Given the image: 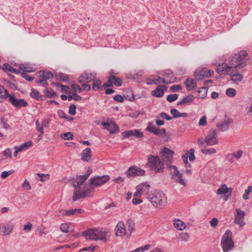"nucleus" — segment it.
Returning <instances> with one entry per match:
<instances>
[{
    "instance_id": "1",
    "label": "nucleus",
    "mask_w": 252,
    "mask_h": 252,
    "mask_svg": "<svg viewBox=\"0 0 252 252\" xmlns=\"http://www.w3.org/2000/svg\"><path fill=\"white\" fill-rule=\"evenodd\" d=\"M92 173V170L89 168L85 175L79 176L76 178L73 183V186L74 187V191L72 197L73 201L75 202L80 198H84L86 197L90 196V194L94 192V188L91 187L89 184H84L83 189H82V186L84 183Z\"/></svg>"
},
{
    "instance_id": "2",
    "label": "nucleus",
    "mask_w": 252,
    "mask_h": 252,
    "mask_svg": "<svg viewBox=\"0 0 252 252\" xmlns=\"http://www.w3.org/2000/svg\"><path fill=\"white\" fill-rule=\"evenodd\" d=\"M174 154V151L166 147H164L162 149L159 153L161 157V160L163 161L164 164L165 163L171 169L172 178L174 179L177 183L186 187L187 183L183 179L182 174L179 172L177 167L175 165L170 166L173 161Z\"/></svg>"
},
{
    "instance_id": "3",
    "label": "nucleus",
    "mask_w": 252,
    "mask_h": 252,
    "mask_svg": "<svg viewBox=\"0 0 252 252\" xmlns=\"http://www.w3.org/2000/svg\"><path fill=\"white\" fill-rule=\"evenodd\" d=\"M248 57V55L246 51H241L230 58L228 63L233 65L234 68H243L250 63Z\"/></svg>"
},
{
    "instance_id": "4",
    "label": "nucleus",
    "mask_w": 252,
    "mask_h": 252,
    "mask_svg": "<svg viewBox=\"0 0 252 252\" xmlns=\"http://www.w3.org/2000/svg\"><path fill=\"white\" fill-rule=\"evenodd\" d=\"M148 200L156 207L160 208L164 206L166 202L165 193L161 191H155L147 196Z\"/></svg>"
},
{
    "instance_id": "5",
    "label": "nucleus",
    "mask_w": 252,
    "mask_h": 252,
    "mask_svg": "<svg viewBox=\"0 0 252 252\" xmlns=\"http://www.w3.org/2000/svg\"><path fill=\"white\" fill-rule=\"evenodd\" d=\"M146 165L155 173L163 172L164 168V164L158 156L149 155Z\"/></svg>"
},
{
    "instance_id": "6",
    "label": "nucleus",
    "mask_w": 252,
    "mask_h": 252,
    "mask_svg": "<svg viewBox=\"0 0 252 252\" xmlns=\"http://www.w3.org/2000/svg\"><path fill=\"white\" fill-rule=\"evenodd\" d=\"M220 245L223 252H229L233 250L234 243L232 240V233L229 229H227L222 236Z\"/></svg>"
},
{
    "instance_id": "7",
    "label": "nucleus",
    "mask_w": 252,
    "mask_h": 252,
    "mask_svg": "<svg viewBox=\"0 0 252 252\" xmlns=\"http://www.w3.org/2000/svg\"><path fill=\"white\" fill-rule=\"evenodd\" d=\"M5 97L3 99L8 98V101L14 107L19 108L23 107H27L28 105V102L24 99H18L15 97L14 94H9L8 91Z\"/></svg>"
},
{
    "instance_id": "8",
    "label": "nucleus",
    "mask_w": 252,
    "mask_h": 252,
    "mask_svg": "<svg viewBox=\"0 0 252 252\" xmlns=\"http://www.w3.org/2000/svg\"><path fill=\"white\" fill-rule=\"evenodd\" d=\"M110 179V177L108 175L96 176L91 178L90 180V185L91 187H97L105 184Z\"/></svg>"
},
{
    "instance_id": "9",
    "label": "nucleus",
    "mask_w": 252,
    "mask_h": 252,
    "mask_svg": "<svg viewBox=\"0 0 252 252\" xmlns=\"http://www.w3.org/2000/svg\"><path fill=\"white\" fill-rule=\"evenodd\" d=\"M125 174L128 178L135 177L136 176H144L145 174V171L135 166H131L125 172Z\"/></svg>"
},
{
    "instance_id": "10",
    "label": "nucleus",
    "mask_w": 252,
    "mask_h": 252,
    "mask_svg": "<svg viewBox=\"0 0 252 252\" xmlns=\"http://www.w3.org/2000/svg\"><path fill=\"white\" fill-rule=\"evenodd\" d=\"M39 79L36 81V83L41 84L43 85L47 86L48 85L47 80L53 77V73L50 71H40L37 72Z\"/></svg>"
},
{
    "instance_id": "11",
    "label": "nucleus",
    "mask_w": 252,
    "mask_h": 252,
    "mask_svg": "<svg viewBox=\"0 0 252 252\" xmlns=\"http://www.w3.org/2000/svg\"><path fill=\"white\" fill-rule=\"evenodd\" d=\"M205 142L207 146H213L218 144L216 130L212 129L209 131L205 138Z\"/></svg>"
},
{
    "instance_id": "12",
    "label": "nucleus",
    "mask_w": 252,
    "mask_h": 252,
    "mask_svg": "<svg viewBox=\"0 0 252 252\" xmlns=\"http://www.w3.org/2000/svg\"><path fill=\"white\" fill-rule=\"evenodd\" d=\"M146 130L159 137H162L166 134L165 128H162L160 129L157 127L152 122H149Z\"/></svg>"
},
{
    "instance_id": "13",
    "label": "nucleus",
    "mask_w": 252,
    "mask_h": 252,
    "mask_svg": "<svg viewBox=\"0 0 252 252\" xmlns=\"http://www.w3.org/2000/svg\"><path fill=\"white\" fill-rule=\"evenodd\" d=\"M236 212L237 214L235 216L234 221L235 223L238 224L240 227H242L245 224L244 221L245 213L240 209H237Z\"/></svg>"
},
{
    "instance_id": "14",
    "label": "nucleus",
    "mask_w": 252,
    "mask_h": 252,
    "mask_svg": "<svg viewBox=\"0 0 252 252\" xmlns=\"http://www.w3.org/2000/svg\"><path fill=\"white\" fill-rule=\"evenodd\" d=\"M13 225L11 223L0 224V235L6 236L10 234L13 230Z\"/></svg>"
},
{
    "instance_id": "15",
    "label": "nucleus",
    "mask_w": 252,
    "mask_h": 252,
    "mask_svg": "<svg viewBox=\"0 0 252 252\" xmlns=\"http://www.w3.org/2000/svg\"><path fill=\"white\" fill-rule=\"evenodd\" d=\"M96 77V73L88 72L87 71L84 72L79 78V82L83 83L87 82L88 83L91 82L94 80Z\"/></svg>"
},
{
    "instance_id": "16",
    "label": "nucleus",
    "mask_w": 252,
    "mask_h": 252,
    "mask_svg": "<svg viewBox=\"0 0 252 252\" xmlns=\"http://www.w3.org/2000/svg\"><path fill=\"white\" fill-rule=\"evenodd\" d=\"M115 235L116 236H122L124 235H126L127 236V232L125 227V225L122 221L118 222L115 227Z\"/></svg>"
},
{
    "instance_id": "17",
    "label": "nucleus",
    "mask_w": 252,
    "mask_h": 252,
    "mask_svg": "<svg viewBox=\"0 0 252 252\" xmlns=\"http://www.w3.org/2000/svg\"><path fill=\"white\" fill-rule=\"evenodd\" d=\"M219 67L217 68L216 71L219 74H222L223 72H226L227 74H229L232 70L234 68V66L233 65L230 64L229 63H224L221 65L220 64H218Z\"/></svg>"
},
{
    "instance_id": "18",
    "label": "nucleus",
    "mask_w": 252,
    "mask_h": 252,
    "mask_svg": "<svg viewBox=\"0 0 252 252\" xmlns=\"http://www.w3.org/2000/svg\"><path fill=\"white\" fill-rule=\"evenodd\" d=\"M83 212L84 210L81 209H71L68 211L61 210L56 211V214L58 216H71L74 215L76 213H82Z\"/></svg>"
},
{
    "instance_id": "19",
    "label": "nucleus",
    "mask_w": 252,
    "mask_h": 252,
    "mask_svg": "<svg viewBox=\"0 0 252 252\" xmlns=\"http://www.w3.org/2000/svg\"><path fill=\"white\" fill-rule=\"evenodd\" d=\"M124 138H128L131 136H134L136 138H140L143 136V133L140 132L138 129H134L130 130H126L122 133Z\"/></svg>"
},
{
    "instance_id": "20",
    "label": "nucleus",
    "mask_w": 252,
    "mask_h": 252,
    "mask_svg": "<svg viewBox=\"0 0 252 252\" xmlns=\"http://www.w3.org/2000/svg\"><path fill=\"white\" fill-rule=\"evenodd\" d=\"M237 68H233L229 75L231 76V80L236 84H238L242 80L243 75L238 72Z\"/></svg>"
},
{
    "instance_id": "21",
    "label": "nucleus",
    "mask_w": 252,
    "mask_h": 252,
    "mask_svg": "<svg viewBox=\"0 0 252 252\" xmlns=\"http://www.w3.org/2000/svg\"><path fill=\"white\" fill-rule=\"evenodd\" d=\"M102 125L103 126L105 129H107L111 133H114L119 129V127L115 123L110 124L108 122H103L102 123Z\"/></svg>"
},
{
    "instance_id": "22",
    "label": "nucleus",
    "mask_w": 252,
    "mask_h": 252,
    "mask_svg": "<svg viewBox=\"0 0 252 252\" xmlns=\"http://www.w3.org/2000/svg\"><path fill=\"white\" fill-rule=\"evenodd\" d=\"M96 228L90 229L82 232V235L87 239L94 240L96 241Z\"/></svg>"
},
{
    "instance_id": "23",
    "label": "nucleus",
    "mask_w": 252,
    "mask_h": 252,
    "mask_svg": "<svg viewBox=\"0 0 252 252\" xmlns=\"http://www.w3.org/2000/svg\"><path fill=\"white\" fill-rule=\"evenodd\" d=\"M166 89L167 87L165 85H158L156 90L152 91V94L157 97H162L164 94V91Z\"/></svg>"
},
{
    "instance_id": "24",
    "label": "nucleus",
    "mask_w": 252,
    "mask_h": 252,
    "mask_svg": "<svg viewBox=\"0 0 252 252\" xmlns=\"http://www.w3.org/2000/svg\"><path fill=\"white\" fill-rule=\"evenodd\" d=\"M206 73V67L197 69L194 73V76L197 80H202L207 76Z\"/></svg>"
},
{
    "instance_id": "25",
    "label": "nucleus",
    "mask_w": 252,
    "mask_h": 252,
    "mask_svg": "<svg viewBox=\"0 0 252 252\" xmlns=\"http://www.w3.org/2000/svg\"><path fill=\"white\" fill-rule=\"evenodd\" d=\"M108 232L102 228H96V240H102L106 242L107 240L106 236Z\"/></svg>"
},
{
    "instance_id": "26",
    "label": "nucleus",
    "mask_w": 252,
    "mask_h": 252,
    "mask_svg": "<svg viewBox=\"0 0 252 252\" xmlns=\"http://www.w3.org/2000/svg\"><path fill=\"white\" fill-rule=\"evenodd\" d=\"M92 158L91 149L90 148H87L84 149L81 153V159L82 160L89 162L91 160Z\"/></svg>"
},
{
    "instance_id": "27",
    "label": "nucleus",
    "mask_w": 252,
    "mask_h": 252,
    "mask_svg": "<svg viewBox=\"0 0 252 252\" xmlns=\"http://www.w3.org/2000/svg\"><path fill=\"white\" fill-rule=\"evenodd\" d=\"M232 191V188H228L226 185H221L217 191L218 194H226L229 193V196H230Z\"/></svg>"
},
{
    "instance_id": "28",
    "label": "nucleus",
    "mask_w": 252,
    "mask_h": 252,
    "mask_svg": "<svg viewBox=\"0 0 252 252\" xmlns=\"http://www.w3.org/2000/svg\"><path fill=\"white\" fill-rule=\"evenodd\" d=\"M175 78L173 73H166L162 78V83L164 84H170L174 82Z\"/></svg>"
},
{
    "instance_id": "29",
    "label": "nucleus",
    "mask_w": 252,
    "mask_h": 252,
    "mask_svg": "<svg viewBox=\"0 0 252 252\" xmlns=\"http://www.w3.org/2000/svg\"><path fill=\"white\" fill-rule=\"evenodd\" d=\"M135 224L134 221L131 220H128L126 222L125 227L127 232V236L129 237L131 236L132 231L134 230Z\"/></svg>"
},
{
    "instance_id": "30",
    "label": "nucleus",
    "mask_w": 252,
    "mask_h": 252,
    "mask_svg": "<svg viewBox=\"0 0 252 252\" xmlns=\"http://www.w3.org/2000/svg\"><path fill=\"white\" fill-rule=\"evenodd\" d=\"M150 186L147 183H142L136 187V189H138L143 194H147L149 190Z\"/></svg>"
},
{
    "instance_id": "31",
    "label": "nucleus",
    "mask_w": 252,
    "mask_h": 252,
    "mask_svg": "<svg viewBox=\"0 0 252 252\" xmlns=\"http://www.w3.org/2000/svg\"><path fill=\"white\" fill-rule=\"evenodd\" d=\"M0 67L2 69V70L7 72V71H9L12 73H14L16 74H19L21 72L16 69L13 68L12 66H11L9 64L7 63H5L3 64L2 66L0 65Z\"/></svg>"
},
{
    "instance_id": "32",
    "label": "nucleus",
    "mask_w": 252,
    "mask_h": 252,
    "mask_svg": "<svg viewBox=\"0 0 252 252\" xmlns=\"http://www.w3.org/2000/svg\"><path fill=\"white\" fill-rule=\"evenodd\" d=\"M184 84L186 85V89L189 91L193 90L196 87V83L192 78L187 79Z\"/></svg>"
},
{
    "instance_id": "33",
    "label": "nucleus",
    "mask_w": 252,
    "mask_h": 252,
    "mask_svg": "<svg viewBox=\"0 0 252 252\" xmlns=\"http://www.w3.org/2000/svg\"><path fill=\"white\" fill-rule=\"evenodd\" d=\"M232 122L230 120H225L222 124H218L217 126L220 131H226L229 127L230 124Z\"/></svg>"
},
{
    "instance_id": "34",
    "label": "nucleus",
    "mask_w": 252,
    "mask_h": 252,
    "mask_svg": "<svg viewBox=\"0 0 252 252\" xmlns=\"http://www.w3.org/2000/svg\"><path fill=\"white\" fill-rule=\"evenodd\" d=\"M110 77L113 83V85H114L117 87H120L122 85V80L113 74V72H110Z\"/></svg>"
},
{
    "instance_id": "35",
    "label": "nucleus",
    "mask_w": 252,
    "mask_h": 252,
    "mask_svg": "<svg viewBox=\"0 0 252 252\" xmlns=\"http://www.w3.org/2000/svg\"><path fill=\"white\" fill-rule=\"evenodd\" d=\"M194 96L191 94H189L182 99L181 101H179L177 105H182L186 104L187 103L192 102L194 100Z\"/></svg>"
},
{
    "instance_id": "36",
    "label": "nucleus",
    "mask_w": 252,
    "mask_h": 252,
    "mask_svg": "<svg viewBox=\"0 0 252 252\" xmlns=\"http://www.w3.org/2000/svg\"><path fill=\"white\" fill-rule=\"evenodd\" d=\"M30 96L36 99L43 100L45 99L44 95H39V93L35 90H33L30 94Z\"/></svg>"
},
{
    "instance_id": "37",
    "label": "nucleus",
    "mask_w": 252,
    "mask_h": 252,
    "mask_svg": "<svg viewBox=\"0 0 252 252\" xmlns=\"http://www.w3.org/2000/svg\"><path fill=\"white\" fill-rule=\"evenodd\" d=\"M174 225L177 229L182 230L186 227L185 223L180 220H174Z\"/></svg>"
},
{
    "instance_id": "38",
    "label": "nucleus",
    "mask_w": 252,
    "mask_h": 252,
    "mask_svg": "<svg viewBox=\"0 0 252 252\" xmlns=\"http://www.w3.org/2000/svg\"><path fill=\"white\" fill-rule=\"evenodd\" d=\"M208 88L207 87H201L198 91V98H204L206 96Z\"/></svg>"
},
{
    "instance_id": "39",
    "label": "nucleus",
    "mask_w": 252,
    "mask_h": 252,
    "mask_svg": "<svg viewBox=\"0 0 252 252\" xmlns=\"http://www.w3.org/2000/svg\"><path fill=\"white\" fill-rule=\"evenodd\" d=\"M35 125L36 130L40 132L39 137L41 138L42 137V135L44 133V127H43V126L40 124L38 120H37L35 122Z\"/></svg>"
},
{
    "instance_id": "40",
    "label": "nucleus",
    "mask_w": 252,
    "mask_h": 252,
    "mask_svg": "<svg viewBox=\"0 0 252 252\" xmlns=\"http://www.w3.org/2000/svg\"><path fill=\"white\" fill-rule=\"evenodd\" d=\"M44 94L49 98H54L56 95V93L52 89H46L43 91Z\"/></svg>"
},
{
    "instance_id": "41",
    "label": "nucleus",
    "mask_w": 252,
    "mask_h": 252,
    "mask_svg": "<svg viewBox=\"0 0 252 252\" xmlns=\"http://www.w3.org/2000/svg\"><path fill=\"white\" fill-rule=\"evenodd\" d=\"M32 141H29L23 144H22L19 146L20 149H21V151L26 150L30 148L32 145Z\"/></svg>"
},
{
    "instance_id": "42",
    "label": "nucleus",
    "mask_w": 252,
    "mask_h": 252,
    "mask_svg": "<svg viewBox=\"0 0 252 252\" xmlns=\"http://www.w3.org/2000/svg\"><path fill=\"white\" fill-rule=\"evenodd\" d=\"M252 186H249L248 189L245 190V193L243 195V198L244 200H248L249 199V195L252 193Z\"/></svg>"
},
{
    "instance_id": "43",
    "label": "nucleus",
    "mask_w": 252,
    "mask_h": 252,
    "mask_svg": "<svg viewBox=\"0 0 252 252\" xmlns=\"http://www.w3.org/2000/svg\"><path fill=\"white\" fill-rule=\"evenodd\" d=\"M19 69L23 73L32 72V68L28 66L27 64H21L19 66Z\"/></svg>"
},
{
    "instance_id": "44",
    "label": "nucleus",
    "mask_w": 252,
    "mask_h": 252,
    "mask_svg": "<svg viewBox=\"0 0 252 252\" xmlns=\"http://www.w3.org/2000/svg\"><path fill=\"white\" fill-rule=\"evenodd\" d=\"M93 86L92 89L94 91H96L100 88V86L101 84V82L99 79H95V78L93 80Z\"/></svg>"
},
{
    "instance_id": "45",
    "label": "nucleus",
    "mask_w": 252,
    "mask_h": 252,
    "mask_svg": "<svg viewBox=\"0 0 252 252\" xmlns=\"http://www.w3.org/2000/svg\"><path fill=\"white\" fill-rule=\"evenodd\" d=\"M56 77L63 82H65L68 80V77L64 73H59L56 75Z\"/></svg>"
},
{
    "instance_id": "46",
    "label": "nucleus",
    "mask_w": 252,
    "mask_h": 252,
    "mask_svg": "<svg viewBox=\"0 0 252 252\" xmlns=\"http://www.w3.org/2000/svg\"><path fill=\"white\" fill-rule=\"evenodd\" d=\"M151 247V245H146L143 247H140L130 252H143L145 251L149 250Z\"/></svg>"
},
{
    "instance_id": "47",
    "label": "nucleus",
    "mask_w": 252,
    "mask_h": 252,
    "mask_svg": "<svg viewBox=\"0 0 252 252\" xmlns=\"http://www.w3.org/2000/svg\"><path fill=\"white\" fill-rule=\"evenodd\" d=\"M201 152L205 155H211L216 153V149L214 148L211 149H202L201 150Z\"/></svg>"
},
{
    "instance_id": "48",
    "label": "nucleus",
    "mask_w": 252,
    "mask_h": 252,
    "mask_svg": "<svg viewBox=\"0 0 252 252\" xmlns=\"http://www.w3.org/2000/svg\"><path fill=\"white\" fill-rule=\"evenodd\" d=\"M61 137L64 140H72L73 139V135L70 132H67L61 135Z\"/></svg>"
},
{
    "instance_id": "49",
    "label": "nucleus",
    "mask_w": 252,
    "mask_h": 252,
    "mask_svg": "<svg viewBox=\"0 0 252 252\" xmlns=\"http://www.w3.org/2000/svg\"><path fill=\"white\" fill-rule=\"evenodd\" d=\"M226 94L229 97H232L236 95V91L233 88L227 89L225 92Z\"/></svg>"
},
{
    "instance_id": "50",
    "label": "nucleus",
    "mask_w": 252,
    "mask_h": 252,
    "mask_svg": "<svg viewBox=\"0 0 252 252\" xmlns=\"http://www.w3.org/2000/svg\"><path fill=\"white\" fill-rule=\"evenodd\" d=\"M178 98V95L177 94H171L168 95L166 98L167 100L169 102H173L176 100Z\"/></svg>"
},
{
    "instance_id": "51",
    "label": "nucleus",
    "mask_w": 252,
    "mask_h": 252,
    "mask_svg": "<svg viewBox=\"0 0 252 252\" xmlns=\"http://www.w3.org/2000/svg\"><path fill=\"white\" fill-rule=\"evenodd\" d=\"M13 173H14V170H10L8 171H3L2 172L1 174V177L2 179H5L8 176L12 174Z\"/></svg>"
},
{
    "instance_id": "52",
    "label": "nucleus",
    "mask_w": 252,
    "mask_h": 252,
    "mask_svg": "<svg viewBox=\"0 0 252 252\" xmlns=\"http://www.w3.org/2000/svg\"><path fill=\"white\" fill-rule=\"evenodd\" d=\"M8 91L5 89L2 85H0V97L4 98L5 97Z\"/></svg>"
},
{
    "instance_id": "53",
    "label": "nucleus",
    "mask_w": 252,
    "mask_h": 252,
    "mask_svg": "<svg viewBox=\"0 0 252 252\" xmlns=\"http://www.w3.org/2000/svg\"><path fill=\"white\" fill-rule=\"evenodd\" d=\"M76 106L74 104H71L69 106L68 113L71 115H75L76 114Z\"/></svg>"
},
{
    "instance_id": "54",
    "label": "nucleus",
    "mask_w": 252,
    "mask_h": 252,
    "mask_svg": "<svg viewBox=\"0 0 252 252\" xmlns=\"http://www.w3.org/2000/svg\"><path fill=\"white\" fill-rule=\"evenodd\" d=\"M61 230L64 233H68L69 232V226L67 223H62L60 226Z\"/></svg>"
},
{
    "instance_id": "55",
    "label": "nucleus",
    "mask_w": 252,
    "mask_h": 252,
    "mask_svg": "<svg viewBox=\"0 0 252 252\" xmlns=\"http://www.w3.org/2000/svg\"><path fill=\"white\" fill-rule=\"evenodd\" d=\"M170 113L173 116V118H180V112H179L176 109H171L170 110Z\"/></svg>"
},
{
    "instance_id": "56",
    "label": "nucleus",
    "mask_w": 252,
    "mask_h": 252,
    "mask_svg": "<svg viewBox=\"0 0 252 252\" xmlns=\"http://www.w3.org/2000/svg\"><path fill=\"white\" fill-rule=\"evenodd\" d=\"M194 150L193 148H191L189 151V161H193L195 160V157L194 155Z\"/></svg>"
},
{
    "instance_id": "57",
    "label": "nucleus",
    "mask_w": 252,
    "mask_h": 252,
    "mask_svg": "<svg viewBox=\"0 0 252 252\" xmlns=\"http://www.w3.org/2000/svg\"><path fill=\"white\" fill-rule=\"evenodd\" d=\"M71 88L73 90L74 92H82V89L79 87V86L76 84H73L71 85Z\"/></svg>"
},
{
    "instance_id": "58",
    "label": "nucleus",
    "mask_w": 252,
    "mask_h": 252,
    "mask_svg": "<svg viewBox=\"0 0 252 252\" xmlns=\"http://www.w3.org/2000/svg\"><path fill=\"white\" fill-rule=\"evenodd\" d=\"M55 85L57 87H60L61 88V90L63 92H67V90H69L70 88L68 86L63 85L59 83H56L55 84Z\"/></svg>"
},
{
    "instance_id": "59",
    "label": "nucleus",
    "mask_w": 252,
    "mask_h": 252,
    "mask_svg": "<svg viewBox=\"0 0 252 252\" xmlns=\"http://www.w3.org/2000/svg\"><path fill=\"white\" fill-rule=\"evenodd\" d=\"M22 188L27 190H29L31 189V187L30 184L28 180H26L24 181V182L22 185Z\"/></svg>"
},
{
    "instance_id": "60",
    "label": "nucleus",
    "mask_w": 252,
    "mask_h": 252,
    "mask_svg": "<svg viewBox=\"0 0 252 252\" xmlns=\"http://www.w3.org/2000/svg\"><path fill=\"white\" fill-rule=\"evenodd\" d=\"M243 153V151L240 150L238 151L237 152L233 153L232 154V156L237 159H239L242 157Z\"/></svg>"
},
{
    "instance_id": "61",
    "label": "nucleus",
    "mask_w": 252,
    "mask_h": 252,
    "mask_svg": "<svg viewBox=\"0 0 252 252\" xmlns=\"http://www.w3.org/2000/svg\"><path fill=\"white\" fill-rule=\"evenodd\" d=\"M210 225L211 226L213 227V228H215L218 224V220L217 218H213L210 221Z\"/></svg>"
},
{
    "instance_id": "62",
    "label": "nucleus",
    "mask_w": 252,
    "mask_h": 252,
    "mask_svg": "<svg viewBox=\"0 0 252 252\" xmlns=\"http://www.w3.org/2000/svg\"><path fill=\"white\" fill-rule=\"evenodd\" d=\"M182 89L181 86L180 85H174L171 87L170 90L172 92H177L181 90Z\"/></svg>"
},
{
    "instance_id": "63",
    "label": "nucleus",
    "mask_w": 252,
    "mask_h": 252,
    "mask_svg": "<svg viewBox=\"0 0 252 252\" xmlns=\"http://www.w3.org/2000/svg\"><path fill=\"white\" fill-rule=\"evenodd\" d=\"M37 175L40 178V180L42 182L45 181L46 179L49 178V175L48 174L37 173Z\"/></svg>"
},
{
    "instance_id": "64",
    "label": "nucleus",
    "mask_w": 252,
    "mask_h": 252,
    "mask_svg": "<svg viewBox=\"0 0 252 252\" xmlns=\"http://www.w3.org/2000/svg\"><path fill=\"white\" fill-rule=\"evenodd\" d=\"M114 99L118 102H123L124 100V97L120 94H117L114 96Z\"/></svg>"
}]
</instances>
